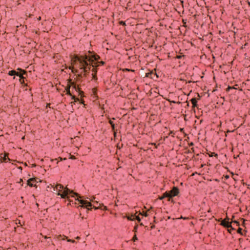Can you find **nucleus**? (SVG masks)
<instances>
[{
	"label": "nucleus",
	"instance_id": "3",
	"mask_svg": "<svg viewBox=\"0 0 250 250\" xmlns=\"http://www.w3.org/2000/svg\"><path fill=\"white\" fill-rule=\"evenodd\" d=\"M226 219H224V220H223L221 223V225H222L223 226L225 227H226V228H231V229H233L231 227V226L230 225V223H229V222L228 221H226Z\"/></svg>",
	"mask_w": 250,
	"mask_h": 250
},
{
	"label": "nucleus",
	"instance_id": "23",
	"mask_svg": "<svg viewBox=\"0 0 250 250\" xmlns=\"http://www.w3.org/2000/svg\"><path fill=\"white\" fill-rule=\"evenodd\" d=\"M248 4L250 6V2H248Z\"/></svg>",
	"mask_w": 250,
	"mask_h": 250
},
{
	"label": "nucleus",
	"instance_id": "12",
	"mask_svg": "<svg viewBox=\"0 0 250 250\" xmlns=\"http://www.w3.org/2000/svg\"><path fill=\"white\" fill-rule=\"evenodd\" d=\"M70 95L72 96V99L74 100L75 101H76V100L78 101L79 100V99L78 98H76L75 96H72L71 94H70Z\"/></svg>",
	"mask_w": 250,
	"mask_h": 250
},
{
	"label": "nucleus",
	"instance_id": "1",
	"mask_svg": "<svg viewBox=\"0 0 250 250\" xmlns=\"http://www.w3.org/2000/svg\"><path fill=\"white\" fill-rule=\"evenodd\" d=\"M53 191H56L57 195L60 196L62 199H67L69 203L67 205L80 204V206L82 208H85L88 209L91 208L92 207L96 208L91 202L92 200H86L80 199V196L77 194L74 193L73 191L69 189L67 187H64L61 184H57L55 186H52Z\"/></svg>",
	"mask_w": 250,
	"mask_h": 250
},
{
	"label": "nucleus",
	"instance_id": "2",
	"mask_svg": "<svg viewBox=\"0 0 250 250\" xmlns=\"http://www.w3.org/2000/svg\"><path fill=\"white\" fill-rule=\"evenodd\" d=\"M99 57L96 54H92L89 56H76L74 59V63L76 68H79L81 75H85L92 68L91 75L95 78V68L97 67Z\"/></svg>",
	"mask_w": 250,
	"mask_h": 250
},
{
	"label": "nucleus",
	"instance_id": "8",
	"mask_svg": "<svg viewBox=\"0 0 250 250\" xmlns=\"http://www.w3.org/2000/svg\"><path fill=\"white\" fill-rule=\"evenodd\" d=\"M34 182V180H33V179H32V178L29 179L27 181V184L30 187H33V182Z\"/></svg>",
	"mask_w": 250,
	"mask_h": 250
},
{
	"label": "nucleus",
	"instance_id": "18",
	"mask_svg": "<svg viewBox=\"0 0 250 250\" xmlns=\"http://www.w3.org/2000/svg\"><path fill=\"white\" fill-rule=\"evenodd\" d=\"M164 198H164V197L163 196H161V197H160L159 198V199L160 200H163V199H164Z\"/></svg>",
	"mask_w": 250,
	"mask_h": 250
},
{
	"label": "nucleus",
	"instance_id": "4",
	"mask_svg": "<svg viewBox=\"0 0 250 250\" xmlns=\"http://www.w3.org/2000/svg\"><path fill=\"white\" fill-rule=\"evenodd\" d=\"M8 75H10V76H14V75H16L17 76H19L21 78H23V77L22 76V75L21 74H20L18 72H17L15 70H11V71H10L9 72H8Z\"/></svg>",
	"mask_w": 250,
	"mask_h": 250
},
{
	"label": "nucleus",
	"instance_id": "22",
	"mask_svg": "<svg viewBox=\"0 0 250 250\" xmlns=\"http://www.w3.org/2000/svg\"><path fill=\"white\" fill-rule=\"evenodd\" d=\"M177 58H179V59H180V58H181V56H178V57H177Z\"/></svg>",
	"mask_w": 250,
	"mask_h": 250
},
{
	"label": "nucleus",
	"instance_id": "24",
	"mask_svg": "<svg viewBox=\"0 0 250 250\" xmlns=\"http://www.w3.org/2000/svg\"><path fill=\"white\" fill-rule=\"evenodd\" d=\"M22 180L21 179H20V182H21Z\"/></svg>",
	"mask_w": 250,
	"mask_h": 250
},
{
	"label": "nucleus",
	"instance_id": "7",
	"mask_svg": "<svg viewBox=\"0 0 250 250\" xmlns=\"http://www.w3.org/2000/svg\"><path fill=\"white\" fill-rule=\"evenodd\" d=\"M110 125H111V126L112 127V129L113 130L114 137H115V138H116V132H115V125L114 124H113V123L112 122V121L111 120H110Z\"/></svg>",
	"mask_w": 250,
	"mask_h": 250
},
{
	"label": "nucleus",
	"instance_id": "21",
	"mask_svg": "<svg viewBox=\"0 0 250 250\" xmlns=\"http://www.w3.org/2000/svg\"><path fill=\"white\" fill-rule=\"evenodd\" d=\"M104 209L105 208V209H107V208L105 206H104Z\"/></svg>",
	"mask_w": 250,
	"mask_h": 250
},
{
	"label": "nucleus",
	"instance_id": "9",
	"mask_svg": "<svg viewBox=\"0 0 250 250\" xmlns=\"http://www.w3.org/2000/svg\"><path fill=\"white\" fill-rule=\"evenodd\" d=\"M191 102L193 104V107H196L197 106V101L195 98H192L191 100Z\"/></svg>",
	"mask_w": 250,
	"mask_h": 250
},
{
	"label": "nucleus",
	"instance_id": "17",
	"mask_svg": "<svg viewBox=\"0 0 250 250\" xmlns=\"http://www.w3.org/2000/svg\"><path fill=\"white\" fill-rule=\"evenodd\" d=\"M133 241H135L136 240H137V237H136V235H135V236H134V237L133 238Z\"/></svg>",
	"mask_w": 250,
	"mask_h": 250
},
{
	"label": "nucleus",
	"instance_id": "15",
	"mask_svg": "<svg viewBox=\"0 0 250 250\" xmlns=\"http://www.w3.org/2000/svg\"><path fill=\"white\" fill-rule=\"evenodd\" d=\"M242 229H241V228H239L238 230V232L239 233H241V231H242Z\"/></svg>",
	"mask_w": 250,
	"mask_h": 250
},
{
	"label": "nucleus",
	"instance_id": "25",
	"mask_svg": "<svg viewBox=\"0 0 250 250\" xmlns=\"http://www.w3.org/2000/svg\"><path fill=\"white\" fill-rule=\"evenodd\" d=\"M137 229V226L135 227V229Z\"/></svg>",
	"mask_w": 250,
	"mask_h": 250
},
{
	"label": "nucleus",
	"instance_id": "19",
	"mask_svg": "<svg viewBox=\"0 0 250 250\" xmlns=\"http://www.w3.org/2000/svg\"><path fill=\"white\" fill-rule=\"evenodd\" d=\"M74 88L76 90H77V88L76 87V85H74Z\"/></svg>",
	"mask_w": 250,
	"mask_h": 250
},
{
	"label": "nucleus",
	"instance_id": "16",
	"mask_svg": "<svg viewBox=\"0 0 250 250\" xmlns=\"http://www.w3.org/2000/svg\"><path fill=\"white\" fill-rule=\"evenodd\" d=\"M67 241H68V242H72V243L75 242V241H74V240H71V239H68V240H67Z\"/></svg>",
	"mask_w": 250,
	"mask_h": 250
},
{
	"label": "nucleus",
	"instance_id": "10",
	"mask_svg": "<svg viewBox=\"0 0 250 250\" xmlns=\"http://www.w3.org/2000/svg\"><path fill=\"white\" fill-rule=\"evenodd\" d=\"M127 219L129 220H135V215H131L130 216H128Z\"/></svg>",
	"mask_w": 250,
	"mask_h": 250
},
{
	"label": "nucleus",
	"instance_id": "5",
	"mask_svg": "<svg viewBox=\"0 0 250 250\" xmlns=\"http://www.w3.org/2000/svg\"><path fill=\"white\" fill-rule=\"evenodd\" d=\"M169 192L171 194V197H172L178 195L179 193V190L178 188L174 187L173 189Z\"/></svg>",
	"mask_w": 250,
	"mask_h": 250
},
{
	"label": "nucleus",
	"instance_id": "11",
	"mask_svg": "<svg viewBox=\"0 0 250 250\" xmlns=\"http://www.w3.org/2000/svg\"><path fill=\"white\" fill-rule=\"evenodd\" d=\"M135 219L137 220L139 222L141 221V219L139 216H135Z\"/></svg>",
	"mask_w": 250,
	"mask_h": 250
},
{
	"label": "nucleus",
	"instance_id": "14",
	"mask_svg": "<svg viewBox=\"0 0 250 250\" xmlns=\"http://www.w3.org/2000/svg\"><path fill=\"white\" fill-rule=\"evenodd\" d=\"M142 215H144V216H147V213L146 212H143L142 213Z\"/></svg>",
	"mask_w": 250,
	"mask_h": 250
},
{
	"label": "nucleus",
	"instance_id": "6",
	"mask_svg": "<svg viewBox=\"0 0 250 250\" xmlns=\"http://www.w3.org/2000/svg\"><path fill=\"white\" fill-rule=\"evenodd\" d=\"M163 196L164 197V198H168V201H170V198H172L171 197V194L170 193V192H165Z\"/></svg>",
	"mask_w": 250,
	"mask_h": 250
},
{
	"label": "nucleus",
	"instance_id": "13",
	"mask_svg": "<svg viewBox=\"0 0 250 250\" xmlns=\"http://www.w3.org/2000/svg\"><path fill=\"white\" fill-rule=\"evenodd\" d=\"M233 88H233V87H232L229 86V87L227 88L226 90H227V91H229L230 89H233Z\"/></svg>",
	"mask_w": 250,
	"mask_h": 250
},
{
	"label": "nucleus",
	"instance_id": "20",
	"mask_svg": "<svg viewBox=\"0 0 250 250\" xmlns=\"http://www.w3.org/2000/svg\"><path fill=\"white\" fill-rule=\"evenodd\" d=\"M233 222H234V223H236V224H238V222L237 221H234Z\"/></svg>",
	"mask_w": 250,
	"mask_h": 250
}]
</instances>
